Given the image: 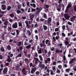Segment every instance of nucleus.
Masks as SVG:
<instances>
[{"mask_svg":"<svg viewBox=\"0 0 76 76\" xmlns=\"http://www.w3.org/2000/svg\"><path fill=\"white\" fill-rule=\"evenodd\" d=\"M8 55H8L7 56L8 58L7 59V62L10 63L12 61V59H10V57H13V54H12V52H10L8 53Z\"/></svg>","mask_w":76,"mask_h":76,"instance_id":"1","label":"nucleus"},{"mask_svg":"<svg viewBox=\"0 0 76 76\" xmlns=\"http://www.w3.org/2000/svg\"><path fill=\"white\" fill-rule=\"evenodd\" d=\"M12 27L13 28H15L16 29L18 28V23L17 22H15L14 23L12 24Z\"/></svg>","mask_w":76,"mask_h":76,"instance_id":"2","label":"nucleus"},{"mask_svg":"<svg viewBox=\"0 0 76 76\" xmlns=\"http://www.w3.org/2000/svg\"><path fill=\"white\" fill-rule=\"evenodd\" d=\"M25 23L26 24V28H27V29H30L31 28V25H29L28 21H25Z\"/></svg>","mask_w":76,"mask_h":76,"instance_id":"3","label":"nucleus"},{"mask_svg":"<svg viewBox=\"0 0 76 76\" xmlns=\"http://www.w3.org/2000/svg\"><path fill=\"white\" fill-rule=\"evenodd\" d=\"M45 44H47L48 46H49V45H51V43H50V41L49 40L47 39L45 41Z\"/></svg>","mask_w":76,"mask_h":76,"instance_id":"4","label":"nucleus"},{"mask_svg":"<svg viewBox=\"0 0 76 76\" xmlns=\"http://www.w3.org/2000/svg\"><path fill=\"white\" fill-rule=\"evenodd\" d=\"M7 68L6 67L4 68L3 71V74H7Z\"/></svg>","mask_w":76,"mask_h":76,"instance_id":"5","label":"nucleus"},{"mask_svg":"<svg viewBox=\"0 0 76 76\" xmlns=\"http://www.w3.org/2000/svg\"><path fill=\"white\" fill-rule=\"evenodd\" d=\"M37 70V68L36 67H34V68H32V70H31V74H33L35 72V71Z\"/></svg>","mask_w":76,"mask_h":76,"instance_id":"6","label":"nucleus"},{"mask_svg":"<svg viewBox=\"0 0 76 76\" xmlns=\"http://www.w3.org/2000/svg\"><path fill=\"white\" fill-rule=\"evenodd\" d=\"M1 10H5L6 9V6L4 4H2L1 5Z\"/></svg>","mask_w":76,"mask_h":76,"instance_id":"7","label":"nucleus"},{"mask_svg":"<svg viewBox=\"0 0 76 76\" xmlns=\"http://www.w3.org/2000/svg\"><path fill=\"white\" fill-rule=\"evenodd\" d=\"M76 60V58H75L72 59L69 62V64H72V63H73V61H75Z\"/></svg>","mask_w":76,"mask_h":76,"instance_id":"8","label":"nucleus"},{"mask_svg":"<svg viewBox=\"0 0 76 76\" xmlns=\"http://www.w3.org/2000/svg\"><path fill=\"white\" fill-rule=\"evenodd\" d=\"M39 67L43 69H44V67H45V65L44 64H39Z\"/></svg>","mask_w":76,"mask_h":76,"instance_id":"9","label":"nucleus"},{"mask_svg":"<svg viewBox=\"0 0 76 76\" xmlns=\"http://www.w3.org/2000/svg\"><path fill=\"white\" fill-rule=\"evenodd\" d=\"M56 53H60L61 54H62V53H63V50H58V49H56Z\"/></svg>","mask_w":76,"mask_h":76,"instance_id":"10","label":"nucleus"},{"mask_svg":"<svg viewBox=\"0 0 76 76\" xmlns=\"http://www.w3.org/2000/svg\"><path fill=\"white\" fill-rule=\"evenodd\" d=\"M44 8L46 10V11H48V8H49V5H45L44 6Z\"/></svg>","mask_w":76,"mask_h":76,"instance_id":"11","label":"nucleus"},{"mask_svg":"<svg viewBox=\"0 0 76 76\" xmlns=\"http://www.w3.org/2000/svg\"><path fill=\"white\" fill-rule=\"evenodd\" d=\"M76 18V16H74L72 17L71 18H70V19L71 20V22H73L75 20Z\"/></svg>","mask_w":76,"mask_h":76,"instance_id":"12","label":"nucleus"},{"mask_svg":"<svg viewBox=\"0 0 76 76\" xmlns=\"http://www.w3.org/2000/svg\"><path fill=\"white\" fill-rule=\"evenodd\" d=\"M64 17L66 19H69L70 17L68 16L67 14H65L64 15Z\"/></svg>","mask_w":76,"mask_h":76,"instance_id":"13","label":"nucleus"},{"mask_svg":"<svg viewBox=\"0 0 76 76\" xmlns=\"http://www.w3.org/2000/svg\"><path fill=\"white\" fill-rule=\"evenodd\" d=\"M5 34H6V33L4 32L3 34L1 37V39H2V40L3 41H4L5 39H4V35H5Z\"/></svg>","mask_w":76,"mask_h":76,"instance_id":"14","label":"nucleus"},{"mask_svg":"<svg viewBox=\"0 0 76 76\" xmlns=\"http://www.w3.org/2000/svg\"><path fill=\"white\" fill-rule=\"evenodd\" d=\"M16 12L17 14H20V13H21V14H23V12H21L20 10H18L16 11Z\"/></svg>","mask_w":76,"mask_h":76,"instance_id":"15","label":"nucleus"},{"mask_svg":"<svg viewBox=\"0 0 76 76\" xmlns=\"http://www.w3.org/2000/svg\"><path fill=\"white\" fill-rule=\"evenodd\" d=\"M20 68V65L19 64H18L17 66H15V70H16L18 71V69H19V68Z\"/></svg>","mask_w":76,"mask_h":76,"instance_id":"16","label":"nucleus"},{"mask_svg":"<svg viewBox=\"0 0 76 76\" xmlns=\"http://www.w3.org/2000/svg\"><path fill=\"white\" fill-rule=\"evenodd\" d=\"M0 51L2 52H4V51H5V50H4V47H1L0 48Z\"/></svg>","mask_w":76,"mask_h":76,"instance_id":"17","label":"nucleus"},{"mask_svg":"<svg viewBox=\"0 0 76 76\" xmlns=\"http://www.w3.org/2000/svg\"><path fill=\"white\" fill-rule=\"evenodd\" d=\"M48 22L49 24H50V22H51V17H50L48 18Z\"/></svg>","mask_w":76,"mask_h":76,"instance_id":"18","label":"nucleus"},{"mask_svg":"<svg viewBox=\"0 0 76 76\" xmlns=\"http://www.w3.org/2000/svg\"><path fill=\"white\" fill-rule=\"evenodd\" d=\"M37 51H38V54H41V53H42V50L41 48H40L39 50H37Z\"/></svg>","mask_w":76,"mask_h":76,"instance_id":"19","label":"nucleus"},{"mask_svg":"<svg viewBox=\"0 0 76 76\" xmlns=\"http://www.w3.org/2000/svg\"><path fill=\"white\" fill-rule=\"evenodd\" d=\"M22 57V53H20L19 54H18L16 57L15 58H17L18 57Z\"/></svg>","mask_w":76,"mask_h":76,"instance_id":"20","label":"nucleus"},{"mask_svg":"<svg viewBox=\"0 0 76 76\" xmlns=\"http://www.w3.org/2000/svg\"><path fill=\"white\" fill-rule=\"evenodd\" d=\"M21 45H22V42L21 41L18 42L17 44V45H18L19 47Z\"/></svg>","mask_w":76,"mask_h":76,"instance_id":"21","label":"nucleus"},{"mask_svg":"<svg viewBox=\"0 0 76 76\" xmlns=\"http://www.w3.org/2000/svg\"><path fill=\"white\" fill-rule=\"evenodd\" d=\"M30 7L31 9V12H34L36 11V9L33 8L32 7H31V6H30Z\"/></svg>","mask_w":76,"mask_h":76,"instance_id":"22","label":"nucleus"},{"mask_svg":"<svg viewBox=\"0 0 76 76\" xmlns=\"http://www.w3.org/2000/svg\"><path fill=\"white\" fill-rule=\"evenodd\" d=\"M30 5L31 6H33V7L34 8H35L36 7V5L35 4L33 3V4H30Z\"/></svg>","mask_w":76,"mask_h":76,"instance_id":"23","label":"nucleus"},{"mask_svg":"<svg viewBox=\"0 0 76 76\" xmlns=\"http://www.w3.org/2000/svg\"><path fill=\"white\" fill-rule=\"evenodd\" d=\"M34 59L35 60V64H37L38 63V59L35 57H34Z\"/></svg>","mask_w":76,"mask_h":76,"instance_id":"24","label":"nucleus"},{"mask_svg":"<svg viewBox=\"0 0 76 76\" xmlns=\"http://www.w3.org/2000/svg\"><path fill=\"white\" fill-rule=\"evenodd\" d=\"M43 29L44 30H45V31H46L47 29V28H48V27H47V26H45V25H44L43 26Z\"/></svg>","mask_w":76,"mask_h":76,"instance_id":"25","label":"nucleus"},{"mask_svg":"<svg viewBox=\"0 0 76 76\" xmlns=\"http://www.w3.org/2000/svg\"><path fill=\"white\" fill-rule=\"evenodd\" d=\"M12 9V7H11V6H9L7 7V10H8V11H9V10H10V9Z\"/></svg>","mask_w":76,"mask_h":76,"instance_id":"26","label":"nucleus"},{"mask_svg":"<svg viewBox=\"0 0 76 76\" xmlns=\"http://www.w3.org/2000/svg\"><path fill=\"white\" fill-rule=\"evenodd\" d=\"M34 18V15H32L30 16V18L31 20L32 21L33 20V18Z\"/></svg>","mask_w":76,"mask_h":76,"instance_id":"27","label":"nucleus"},{"mask_svg":"<svg viewBox=\"0 0 76 76\" xmlns=\"http://www.w3.org/2000/svg\"><path fill=\"white\" fill-rule=\"evenodd\" d=\"M27 33L28 34V36H31V31H29V30H27Z\"/></svg>","mask_w":76,"mask_h":76,"instance_id":"28","label":"nucleus"},{"mask_svg":"<svg viewBox=\"0 0 76 76\" xmlns=\"http://www.w3.org/2000/svg\"><path fill=\"white\" fill-rule=\"evenodd\" d=\"M7 48L8 50H11V47L9 45H8L7 47Z\"/></svg>","mask_w":76,"mask_h":76,"instance_id":"29","label":"nucleus"},{"mask_svg":"<svg viewBox=\"0 0 76 76\" xmlns=\"http://www.w3.org/2000/svg\"><path fill=\"white\" fill-rule=\"evenodd\" d=\"M22 7V4H18V9H20Z\"/></svg>","mask_w":76,"mask_h":76,"instance_id":"30","label":"nucleus"},{"mask_svg":"<svg viewBox=\"0 0 76 76\" xmlns=\"http://www.w3.org/2000/svg\"><path fill=\"white\" fill-rule=\"evenodd\" d=\"M18 23V26L20 27H22V23L21 22H19Z\"/></svg>","mask_w":76,"mask_h":76,"instance_id":"31","label":"nucleus"},{"mask_svg":"<svg viewBox=\"0 0 76 76\" xmlns=\"http://www.w3.org/2000/svg\"><path fill=\"white\" fill-rule=\"evenodd\" d=\"M31 47V45H29L27 46H26V48L27 49H29Z\"/></svg>","mask_w":76,"mask_h":76,"instance_id":"32","label":"nucleus"},{"mask_svg":"<svg viewBox=\"0 0 76 76\" xmlns=\"http://www.w3.org/2000/svg\"><path fill=\"white\" fill-rule=\"evenodd\" d=\"M43 18L45 19L47 18V14L45 13H43Z\"/></svg>","mask_w":76,"mask_h":76,"instance_id":"33","label":"nucleus"},{"mask_svg":"<svg viewBox=\"0 0 76 76\" xmlns=\"http://www.w3.org/2000/svg\"><path fill=\"white\" fill-rule=\"evenodd\" d=\"M10 16L11 18H13L15 16H14V14L13 13H12L9 15Z\"/></svg>","mask_w":76,"mask_h":76,"instance_id":"34","label":"nucleus"},{"mask_svg":"<svg viewBox=\"0 0 76 76\" xmlns=\"http://www.w3.org/2000/svg\"><path fill=\"white\" fill-rule=\"evenodd\" d=\"M16 37H18V35L19 34V30H16Z\"/></svg>","mask_w":76,"mask_h":76,"instance_id":"35","label":"nucleus"},{"mask_svg":"<svg viewBox=\"0 0 76 76\" xmlns=\"http://www.w3.org/2000/svg\"><path fill=\"white\" fill-rule=\"evenodd\" d=\"M65 44L66 45H67L69 44V42L68 41H65Z\"/></svg>","mask_w":76,"mask_h":76,"instance_id":"36","label":"nucleus"},{"mask_svg":"<svg viewBox=\"0 0 76 76\" xmlns=\"http://www.w3.org/2000/svg\"><path fill=\"white\" fill-rule=\"evenodd\" d=\"M24 60L26 63H28V62L29 61V59H28L27 58H25L24 59Z\"/></svg>","mask_w":76,"mask_h":76,"instance_id":"37","label":"nucleus"},{"mask_svg":"<svg viewBox=\"0 0 76 76\" xmlns=\"http://www.w3.org/2000/svg\"><path fill=\"white\" fill-rule=\"evenodd\" d=\"M39 57L40 58V61H43V59L42 58V57L41 56L39 55Z\"/></svg>","mask_w":76,"mask_h":76,"instance_id":"38","label":"nucleus"},{"mask_svg":"<svg viewBox=\"0 0 76 76\" xmlns=\"http://www.w3.org/2000/svg\"><path fill=\"white\" fill-rule=\"evenodd\" d=\"M62 29L64 31L65 30V28H66V26L64 25H63L62 26Z\"/></svg>","mask_w":76,"mask_h":76,"instance_id":"39","label":"nucleus"},{"mask_svg":"<svg viewBox=\"0 0 76 76\" xmlns=\"http://www.w3.org/2000/svg\"><path fill=\"white\" fill-rule=\"evenodd\" d=\"M27 12L28 13H29L30 12H31V8H28L27 9Z\"/></svg>","mask_w":76,"mask_h":76,"instance_id":"40","label":"nucleus"},{"mask_svg":"<svg viewBox=\"0 0 76 76\" xmlns=\"http://www.w3.org/2000/svg\"><path fill=\"white\" fill-rule=\"evenodd\" d=\"M40 47H45V45H44V44H43L42 43H40Z\"/></svg>","mask_w":76,"mask_h":76,"instance_id":"41","label":"nucleus"},{"mask_svg":"<svg viewBox=\"0 0 76 76\" xmlns=\"http://www.w3.org/2000/svg\"><path fill=\"white\" fill-rule=\"evenodd\" d=\"M38 26V23H37L34 25V28H37Z\"/></svg>","mask_w":76,"mask_h":76,"instance_id":"42","label":"nucleus"},{"mask_svg":"<svg viewBox=\"0 0 76 76\" xmlns=\"http://www.w3.org/2000/svg\"><path fill=\"white\" fill-rule=\"evenodd\" d=\"M8 24V22L7 21H6V22L5 23H4V25H6L7 26V25Z\"/></svg>","mask_w":76,"mask_h":76,"instance_id":"43","label":"nucleus"},{"mask_svg":"<svg viewBox=\"0 0 76 76\" xmlns=\"http://www.w3.org/2000/svg\"><path fill=\"white\" fill-rule=\"evenodd\" d=\"M40 73V72L39 71H37L36 72H35V74L36 75H39Z\"/></svg>","mask_w":76,"mask_h":76,"instance_id":"44","label":"nucleus"},{"mask_svg":"<svg viewBox=\"0 0 76 76\" xmlns=\"http://www.w3.org/2000/svg\"><path fill=\"white\" fill-rule=\"evenodd\" d=\"M70 7H71V5H70V4H69L67 6L66 9H69V8H70Z\"/></svg>","mask_w":76,"mask_h":76,"instance_id":"45","label":"nucleus"},{"mask_svg":"<svg viewBox=\"0 0 76 76\" xmlns=\"http://www.w3.org/2000/svg\"><path fill=\"white\" fill-rule=\"evenodd\" d=\"M53 70L54 72H55L56 71V66H54L53 67Z\"/></svg>","mask_w":76,"mask_h":76,"instance_id":"46","label":"nucleus"},{"mask_svg":"<svg viewBox=\"0 0 76 76\" xmlns=\"http://www.w3.org/2000/svg\"><path fill=\"white\" fill-rule=\"evenodd\" d=\"M28 44H29L28 43H27V42H26L25 41L24 42V45H28Z\"/></svg>","mask_w":76,"mask_h":76,"instance_id":"47","label":"nucleus"},{"mask_svg":"<svg viewBox=\"0 0 76 76\" xmlns=\"http://www.w3.org/2000/svg\"><path fill=\"white\" fill-rule=\"evenodd\" d=\"M50 55H51V52H50V51H49L48 53V57H50Z\"/></svg>","mask_w":76,"mask_h":76,"instance_id":"48","label":"nucleus"},{"mask_svg":"<svg viewBox=\"0 0 76 76\" xmlns=\"http://www.w3.org/2000/svg\"><path fill=\"white\" fill-rule=\"evenodd\" d=\"M20 10L21 11H22V12H25V10L23 8H21L20 9Z\"/></svg>","mask_w":76,"mask_h":76,"instance_id":"49","label":"nucleus"},{"mask_svg":"<svg viewBox=\"0 0 76 76\" xmlns=\"http://www.w3.org/2000/svg\"><path fill=\"white\" fill-rule=\"evenodd\" d=\"M8 31H11L12 30V28L10 27H8Z\"/></svg>","mask_w":76,"mask_h":76,"instance_id":"50","label":"nucleus"},{"mask_svg":"<svg viewBox=\"0 0 76 76\" xmlns=\"http://www.w3.org/2000/svg\"><path fill=\"white\" fill-rule=\"evenodd\" d=\"M47 60L48 61V62H49V61H51V59H50V58H47Z\"/></svg>","mask_w":76,"mask_h":76,"instance_id":"51","label":"nucleus"},{"mask_svg":"<svg viewBox=\"0 0 76 76\" xmlns=\"http://www.w3.org/2000/svg\"><path fill=\"white\" fill-rule=\"evenodd\" d=\"M61 34L62 35V37H64L66 36V34H64V33H61Z\"/></svg>","mask_w":76,"mask_h":76,"instance_id":"52","label":"nucleus"},{"mask_svg":"<svg viewBox=\"0 0 76 76\" xmlns=\"http://www.w3.org/2000/svg\"><path fill=\"white\" fill-rule=\"evenodd\" d=\"M10 34H12V35H13L14 36H15V35H16V33H15V32H14L13 33L12 32H11L10 33Z\"/></svg>","mask_w":76,"mask_h":76,"instance_id":"53","label":"nucleus"},{"mask_svg":"<svg viewBox=\"0 0 76 76\" xmlns=\"http://www.w3.org/2000/svg\"><path fill=\"white\" fill-rule=\"evenodd\" d=\"M67 24L69 25H72V23L69 21L68 22Z\"/></svg>","mask_w":76,"mask_h":76,"instance_id":"54","label":"nucleus"},{"mask_svg":"<svg viewBox=\"0 0 76 76\" xmlns=\"http://www.w3.org/2000/svg\"><path fill=\"white\" fill-rule=\"evenodd\" d=\"M57 10H58V12H60V10H61V8H58V7L57 8Z\"/></svg>","mask_w":76,"mask_h":76,"instance_id":"55","label":"nucleus"},{"mask_svg":"<svg viewBox=\"0 0 76 76\" xmlns=\"http://www.w3.org/2000/svg\"><path fill=\"white\" fill-rule=\"evenodd\" d=\"M66 30H67V31H69V26H68V25H66Z\"/></svg>","mask_w":76,"mask_h":76,"instance_id":"56","label":"nucleus"},{"mask_svg":"<svg viewBox=\"0 0 76 76\" xmlns=\"http://www.w3.org/2000/svg\"><path fill=\"white\" fill-rule=\"evenodd\" d=\"M63 58L64 61H65L66 60V56H64L63 57Z\"/></svg>","mask_w":76,"mask_h":76,"instance_id":"57","label":"nucleus"},{"mask_svg":"<svg viewBox=\"0 0 76 76\" xmlns=\"http://www.w3.org/2000/svg\"><path fill=\"white\" fill-rule=\"evenodd\" d=\"M1 4H5L6 1H4L2 2H1Z\"/></svg>","mask_w":76,"mask_h":76,"instance_id":"58","label":"nucleus"},{"mask_svg":"<svg viewBox=\"0 0 76 76\" xmlns=\"http://www.w3.org/2000/svg\"><path fill=\"white\" fill-rule=\"evenodd\" d=\"M25 69H26V68L25 67L23 68L21 70L22 72H25Z\"/></svg>","mask_w":76,"mask_h":76,"instance_id":"59","label":"nucleus"},{"mask_svg":"<svg viewBox=\"0 0 76 76\" xmlns=\"http://www.w3.org/2000/svg\"><path fill=\"white\" fill-rule=\"evenodd\" d=\"M55 32H57V31H58V28H56L55 29Z\"/></svg>","mask_w":76,"mask_h":76,"instance_id":"60","label":"nucleus"},{"mask_svg":"<svg viewBox=\"0 0 76 76\" xmlns=\"http://www.w3.org/2000/svg\"><path fill=\"white\" fill-rule=\"evenodd\" d=\"M58 67L60 69H61V68H62V66H61V65H59L58 66Z\"/></svg>","mask_w":76,"mask_h":76,"instance_id":"61","label":"nucleus"},{"mask_svg":"<svg viewBox=\"0 0 76 76\" xmlns=\"http://www.w3.org/2000/svg\"><path fill=\"white\" fill-rule=\"evenodd\" d=\"M54 47H52L51 48H50V50L51 51H54Z\"/></svg>","mask_w":76,"mask_h":76,"instance_id":"62","label":"nucleus"},{"mask_svg":"<svg viewBox=\"0 0 76 76\" xmlns=\"http://www.w3.org/2000/svg\"><path fill=\"white\" fill-rule=\"evenodd\" d=\"M56 73H60V70L57 69L56 71Z\"/></svg>","mask_w":76,"mask_h":76,"instance_id":"63","label":"nucleus"},{"mask_svg":"<svg viewBox=\"0 0 76 76\" xmlns=\"http://www.w3.org/2000/svg\"><path fill=\"white\" fill-rule=\"evenodd\" d=\"M74 70V71H76V66L73 67Z\"/></svg>","mask_w":76,"mask_h":76,"instance_id":"64","label":"nucleus"}]
</instances>
